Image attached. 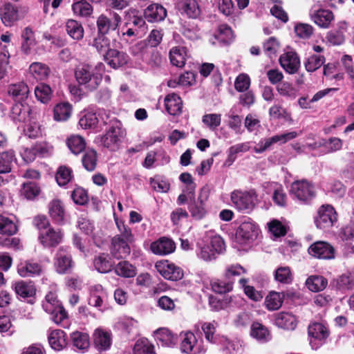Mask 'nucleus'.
<instances>
[{"label": "nucleus", "instance_id": "1", "mask_svg": "<svg viewBox=\"0 0 354 354\" xmlns=\"http://www.w3.org/2000/svg\"><path fill=\"white\" fill-rule=\"evenodd\" d=\"M75 77L81 86H84L88 91L96 89L102 82V75L100 73H95L93 68L86 64L77 66L75 71Z\"/></svg>", "mask_w": 354, "mask_h": 354}, {"label": "nucleus", "instance_id": "2", "mask_svg": "<svg viewBox=\"0 0 354 354\" xmlns=\"http://www.w3.org/2000/svg\"><path fill=\"white\" fill-rule=\"evenodd\" d=\"M245 272V270L239 264L232 265L227 268L223 279H218L211 282L212 290L218 294H225L233 288L234 277Z\"/></svg>", "mask_w": 354, "mask_h": 354}, {"label": "nucleus", "instance_id": "3", "mask_svg": "<svg viewBox=\"0 0 354 354\" xmlns=\"http://www.w3.org/2000/svg\"><path fill=\"white\" fill-rule=\"evenodd\" d=\"M43 309L50 315V319L57 324L66 319L67 313L55 293L50 292L42 302Z\"/></svg>", "mask_w": 354, "mask_h": 354}, {"label": "nucleus", "instance_id": "4", "mask_svg": "<svg viewBox=\"0 0 354 354\" xmlns=\"http://www.w3.org/2000/svg\"><path fill=\"white\" fill-rule=\"evenodd\" d=\"M124 136L125 131L122 127L121 122L114 120L110 122L109 129L101 141L104 147L115 151L118 149Z\"/></svg>", "mask_w": 354, "mask_h": 354}, {"label": "nucleus", "instance_id": "5", "mask_svg": "<svg viewBox=\"0 0 354 354\" xmlns=\"http://www.w3.org/2000/svg\"><path fill=\"white\" fill-rule=\"evenodd\" d=\"M337 221V214L330 205H322L317 209L314 222L318 229L328 231Z\"/></svg>", "mask_w": 354, "mask_h": 354}, {"label": "nucleus", "instance_id": "6", "mask_svg": "<svg viewBox=\"0 0 354 354\" xmlns=\"http://www.w3.org/2000/svg\"><path fill=\"white\" fill-rule=\"evenodd\" d=\"M291 195L298 201L308 204L316 196L314 185L306 180H296L291 184Z\"/></svg>", "mask_w": 354, "mask_h": 354}, {"label": "nucleus", "instance_id": "7", "mask_svg": "<svg viewBox=\"0 0 354 354\" xmlns=\"http://www.w3.org/2000/svg\"><path fill=\"white\" fill-rule=\"evenodd\" d=\"M231 201L239 211L250 212L255 206L257 195L252 190L249 192L236 190L231 194Z\"/></svg>", "mask_w": 354, "mask_h": 354}, {"label": "nucleus", "instance_id": "8", "mask_svg": "<svg viewBox=\"0 0 354 354\" xmlns=\"http://www.w3.org/2000/svg\"><path fill=\"white\" fill-rule=\"evenodd\" d=\"M225 250V243L220 236H214L210 243L200 247L198 256L204 261H209L216 258Z\"/></svg>", "mask_w": 354, "mask_h": 354}, {"label": "nucleus", "instance_id": "9", "mask_svg": "<svg viewBox=\"0 0 354 354\" xmlns=\"http://www.w3.org/2000/svg\"><path fill=\"white\" fill-rule=\"evenodd\" d=\"M54 266L59 274H66L71 271L74 266V261L68 248L63 246L59 248L55 255Z\"/></svg>", "mask_w": 354, "mask_h": 354}, {"label": "nucleus", "instance_id": "10", "mask_svg": "<svg viewBox=\"0 0 354 354\" xmlns=\"http://www.w3.org/2000/svg\"><path fill=\"white\" fill-rule=\"evenodd\" d=\"M308 252L312 257L324 260L334 259L336 255L335 248L326 241H317L312 243Z\"/></svg>", "mask_w": 354, "mask_h": 354}, {"label": "nucleus", "instance_id": "11", "mask_svg": "<svg viewBox=\"0 0 354 354\" xmlns=\"http://www.w3.org/2000/svg\"><path fill=\"white\" fill-rule=\"evenodd\" d=\"M157 271L166 279L178 281L183 278V270L167 261H160L156 263Z\"/></svg>", "mask_w": 354, "mask_h": 354}, {"label": "nucleus", "instance_id": "12", "mask_svg": "<svg viewBox=\"0 0 354 354\" xmlns=\"http://www.w3.org/2000/svg\"><path fill=\"white\" fill-rule=\"evenodd\" d=\"M0 18L6 26L11 27L22 18V16H21L17 6L10 3H6L0 8Z\"/></svg>", "mask_w": 354, "mask_h": 354}, {"label": "nucleus", "instance_id": "13", "mask_svg": "<svg viewBox=\"0 0 354 354\" xmlns=\"http://www.w3.org/2000/svg\"><path fill=\"white\" fill-rule=\"evenodd\" d=\"M32 109L28 104L16 102L12 107L10 118L15 124H22L30 120Z\"/></svg>", "mask_w": 354, "mask_h": 354}, {"label": "nucleus", "instance_id": "14", "mask_svg": "<svg viewBox=\"0 0 354 354\" xmlns=\"http://www.w3.org/2000/svg\"><path fill=\"white\" fill-rule=\"evenodd\" d=\"M330 286L342 293H346L347 291L353 290L354 273L346 272L337 277L330 282Z\"/></svg>", "mask_w": 354, "mask_h": 354}, {"label": "nucleus", "instance_id": "15", "mask_svg": "<svg viewBox=\"0 0 354 354\" xmlns=\"http://www.w3.org/2000/svg\"><path fill=\"white\" fill-rule=\"evenodd\" d=\"M63 234L59 230L50 227L46 230L39 233V240L44 247H55L62 241Z\"/></svg>", "mask_w": 354, "mask_h": 354}, {"label": "nucleus", "instance_id": "16", "mask_svg": "<svg viewBox=\"0 0 354 354\" xmlns=\"http://www.w3.org/2000/svg\"><path fill=\"white\" fill-rule=\"evenodd\" d=\"M259 229L253 222H243L237 231L238 237L243 242H250L257 239L259 235Z\"/></svg>", "mask_w": 354, "mask_h": 354}, {"label": "nucleus", "instance_id": "17", "mask_svg": "<svg viewBox=\"0 0 354 354\" xmlns=\"http://www.w3.org/2000/svg\"><path fill=\"white\" fill-rule=\"evenodd\" d=\"M104 58L113 68H118L127 64L129 59L127 53L113 48L104 54Z\"/></svg>", "mask_w": 354, "mask_h": 354}, {"label": "nucleus", "instance_id": "18", "mask_svg": "<svg viewBox=\"0 0 354 354\" xmlns=\"http://www.w3.org/2000/svg\"><path fill=\"white\" fill-rule=\"evenodd\" d=\"M131 244L123 241L120 237L111 240V254L117 259H126L131 253Z\"/></svg>", "mask_w": 354, "mask_h": 354}, {"label": "nucleus", "instance_id": "19", "mask_svg": "<svg viewBox=\"0 0 354 354\" xmlns=\"http://www.w3.org/2000/svg\"><path fill=\"white\" fill-rule=\"evenodd\" d=\"M93 339L95 346L102 351L109 349L112 342L111 333L101 328L94 330Z\"/></svg>", "mask_w": 354, "mask_h": 354}, {"label": "nucleus", "instance_id": "20", "mask_svg": "<svg viewBox=\"0 0 354 354\" xmlns=\"http://www.w3.org/2000/svg\"><path fill=\"white\" fill-rule=\"evenodd\" d=\"M41 271V266L32 260L22 261L17 266V272L21 277H32L39 275Z\"/></svg>", "mask_w": 354, "mask_h": 354}, {"label": "nucleus", "instance_id": "21", "mask_svg": "<svg viewBox=\"0 0 354 354\" xmlns=\"http://www.w3.org/2000/svg\"><path fill=\"white\" fill-rule=\"evenodd\" d=\"M178 10L189 18L196 19L201 13L198 0H180L177 3Z\"/></svg>", "mask_w": 354, "mask_h": 354}, {"label": "nucleus", "instance_id": "22", "mask_svg": "<svg viewBox=\"0 0 354 354\" xmlns=\"http://www.w3.org/2000/svg\"><path fill=\"white\" fill-rule=\"evenodd\" d=\"M153 253L158 255H167L172 253L176 248L174 242L165 237H162L153 242L150 246Z\"/></svg>", "mask_w": 354, "mask_h": 354}, {"label": "nucleus", "instance_id": "23", "mask_svg": "<svg viewBox=\"0 0 354 354\" xmlns=\"http://www.w3.org/2000/svg\"><path fill=\"white\" fill-rule=\"evenodd\" d=\"M8 93L17 102H23L28 97L30 90L24 82H19L9 86Z\"/></svg>", "mask_w": 354, "mask_h": 354}, {"label": "nucleus", "instance_id": "24", "mask_svg": "<svg viewBox=\"0 0 354 354\" xmlns=\"http://www.w3.org/2000/svg\"><path fill=\"white\" fill-rule=\"evenodd\" d=\"M16 294L24 299L32 298L36 294V288L32 281H18L13 283Z\"/></svg>", "mask_w": 354, "mask_h": 354}, {"label": "nucleus", "instance_id": "25", "mask_svg": "<svg viewBox=\"0 0 354 354\" xmlns=\"http://www.w3.org/2000/svg\"><path fill=\"white\" fill-rule=\"evenodd\" d=\"M165 105L167 111L171 115H178L182 112L183 102L176 93H170L165 97Z\"/></svg>", "mask_w": 354, "mask_h": 354}, {"label": "nucleus", "instance_id": "26", "mask_svg": "<svg viewBox=\"0 0 354 354\" xmlns=\"http://www.w3.org/2000/svg\"><path fill=\"white\" fill-rule=\"evenodd\" d=\"M144 15L148 21L153 22L163 20L167 16V12L161 5L153 3L145 10Z\"/></svg>", "mask_w": 354, "mask_h": 354}, {"label": "nucleus", "instance_id": "27", "mask_svg": "<svg viewBox=\"0 0 354 354\" xmlns=\"http://www.w3.org/2000/svg\"><path fill=\"white\" fill-rule=\"evenodd\" d=\"M308 333L310 337L320 342H324L328 337L330 330L324 324L313 322L308 326Z\"/></svg>", "mask_w": 354, "mask_h": 354}, {"label": "nucleus", "instance_id": "28", "mask_svg": "<svg viewBox=\"0 0 354 354\" xmlns=\"http://www.w3.org/2000/svg\"><path fill=\"white\" fill-rule=\"evenodd\" d=\"M114 263L112 261L109 254L106 253H100L93 259V266L95 268L101 273H107L110 272Z\"/></svg>", "mask_w": 354, "mask_h": 354}, {"label": "nucleus", "instance_id": "29", "mask_svg": "<svg viewBox=\"0 0 354 354\" xmlns=\"http://www.w3.org/2000/svg\"><path fill=\"white\" fill-rule=\"evenodd\" d=\"M155 337L162 346L169 347L176 345L178 342V335L165 328L156 330Z\"/></svg>", "mask_w": 354, "mask_h": 354}, {"label": "nucleus", "instance_id": "30", "mask_svg": "<svg viewBox=\"0 0 354 354\" xmlns=\"http://www.w3.org/2000/svg\"><path fill=\"white\" fill-rule=\"evenodd\" d=\"M187 49L184 46H174L169 51V59L172 65L183 67L185 64Z\"/></svg>", "mask_w": 354, "mask_h": 354}, {"label": "nucleus", "instance_id": "31", "mask_svg": "<svg viewBox=\"0 0 354 354\" xmlns=\"http://www.w3.org/2000/svg\"><path fill=\"white\" fill-rule=\"evenodd\" d=\"M347 30L346 23L339 22L338 28L328 32L326 39L333 45H341L344 41V33Z\"/></svg>", "mask_w": 354, "mask_h": 354}, {"label": "nucleus", "instance_id": "32", "mask_svg": "<svg viewBox=\"0 0 354 354\" xmlns=\"http://www.w3.org/2000/svg\"><path fill=\"white\" fill-rule=\"evenodd\" d=\"M286 136L287 134L283 133L262 139L255 147V151L257 153H262L269 149L273 144L285 143L286 142Z\"/></svg>", "mask_w": 354, "mask_h": 354}, {"label": "nucleus", "instance_id": "33", "mask_svg": "<svg viewBox=\"0 0 354 354\" xmlns=\"http://www.w3.org/2000/svg\"><path fill=\"white\" fill-rule=\"evenodd\" d=\"M21 50L28 55L30 53L31 48L35 44V33L32 29L28 26L26 27L21 32Z\"/></svg>", "mask_w": 354, "mask_h": 354}, {"label": "nucleus", "instance_id": "34", "mask_svg": "<svg viewBox=\"0 0 354 354\" xmlns=\"http://www.w3.org/2000/svg\"><path fill=\"white\" fill-rule=\"evenodd\" d=\"M250 335L252 337L261 342H266L271 339L268 328L259 322H254L252 324Z\"/></svg>", "mask_w": 354, "mask_h": 354}, {"label": "nucleus", "instance_id": "35", "mask_svg": "<svg viewBox=\"0 0 354 354\" xmlns=\"http://www.w3.org/2000/svg\"><path fill=\"white\" fill-rule=\"evenodd\" d=\"M52 146L47 142L35 144L29 151H25V156L30 160H34L35 156H44L50 153Z\"/></svg>", "mask_w": 354, "mask_h": 354}, {"label": "nucleus", "instance_id": "36", "mask_svg": "<svg viewBox=\"0 0 354 354\" xmlns=\"http://www.w3.org/2000/svg\"><path fill=\"white\" fill-rule=\"evenodd\" d=\"M48 212L54 222L61 223L63 221L65 213L60 201H51L48 205Z\"/></svg>", "mask_w": 354, "mask_h": 354}, {"label": "nucleus", "instance_id": "37", "mask_svg": "<svg viewBox=\"0 0 354 354\" xmlns=\"http://www.w3.org/2000/svg\"><path fill=\"white\" fill-rule=\"evenodd\" d=\"M30 73L37 80H44L50 74V68L45 64L34 62L29 67Z\"/></svg>", "mask_w": 354, "mask_h": 354}, {"label": "nucleus", "instance_id": "38", "mask_svg": "<svg viewBox=\"0 0 354 354\" xmlns=\"http://www.w3.org/2000/svg\"><path fill=\"white\" fill-rule=\"evenodd\" d=\"M327 284V279L320 275L310 276L306 281L307 288L312 292L322 291L326 288Z\"/></svg>", "mask_w": 354, "mask_h": 354}, {"label": "nucleus", "instance_id": "39", "mask_svg": "<svg viewBox=\"0 0 354 354\" xmlns=\"http://www.w3.org/2000/svg\"><path fill=\"white\" fill-rule=\"evenodd\" d=\"M48 342L53 349L62 350L66 345L64 332L59 329L53 330L48 337Z\"/></svg>", "mask_w": 354, "mask_h": 354}, {"label": "nucleus", "instance_id": "40", "mask_svg": "<svg viewBox=\"0 0 354 354\" xmlns=\"http://www.w3.org/2000/svg\"><path fill=\"white\" fill-rule=\"evenodd\" d=\"M333 13L328 10H319L313 16V21L322 28H328L333 19Z\"/></svg>", "mask_w": 354, "mask_h": 354}, {"label": "nucleus", "instance_id": "41", "mask_svg": "<svg viewBox=\"0 0 354 354\" xmlns=\"http://www.w3.org/2000/svg\"><path fill=\"white\" fill-rule=\"evenodd\" d=\"M66 30L70 37L74 39L80 40L83 38V27L80 23L75 20H68L66 24Z\"/></svg>", "mask_w": 354, "mask_h": 354}, {"label": "nucleus", "instance_id": "42", "mask_svg": "<svg viewBox=\"0 0 354 354\" xmlns=\"http://www.w3.org/2000/svg\"><path fill=\"white\" fill-rule=\"evenodd\" d=\"M72 107L69 103H62L54 108V118L57 121H66L71 114Z\"/></svg>", "mask_w": 354, "mask_h": 354}, {"label": "nucleus", "instance_id": "43", "mask_svg": "<svg viewBox=\"0 0 354 354\" xmlns=\"http://www.w3.org/2000/svg\"><path fill=\"white\" fill-rule=\"evenodd\" d=\"M72 9L75 15L80 17H88L93 12L92 6L86 0H81L73 3Z\"/></svg>", "mask_w": 354, "mask_h": 354}, {"label": "nucleus", "instance_id": "44", "mask_svg": "<svg viewBox=\"0 0 354 354\" xmlns=\"http://www.w3.org/2000/svg\"><path fill=\"white\" fill-rule=\"evenodd\" d=\"M93 46L100 53L106 54L110 48V40L106 34L98 33L93 41Z\"/></svg>", "mask_w": 354, "mask_h": 354}, {"label": "nucleus", "instance_id": "45", "mask_svg": "<svg viewBox=\"0 0 354 354\" xmlns=\"http://www.w3.org/2000/svg\"><path fill=\"white\" fill-rule=\"evenodd\" d=\"M134 354H156L154 346L147 339H138L133 347Z\"/></svg>", "mask_w": 354, "mask_h": 354}, {"label": "nucleus", "instance_id": "46", "mask_svg": "<svg viewBox=\"0 0 354 354\" xmlns=\"http://www.w3.org/2000/svg\"><path fill=\"white\" fill-rule=\"evenodd\" d=\"M67 146L74 154H79L86 147L84 139L80 136H71L67 140Z\"/></svg>", "mask_w": 354, "mask_h": 354}, {"label": "nucleus", "instance_id": "47", "mask_svg": "<svg viewBox=\"0 0 354 354\" xmlns=\"http://www.w3.org/2000/svg\"><path fill=\"white\" fill-rule=\"evenodd\" d=\"M97 153L93 149L86 150L82 158L84 167L88 171L95 170L97 165Z\"/></svg>", "mask_w": 354, "mask_h": 354}, {"label": "nucleus", "instance_id": "48", "mask_svg": "<svg viewBox=\"0 0 354 354\" xmlns=\"http://www.w3.org/2000/svg\"><path fill=\"white\" fill-rule=\"evenodd\" d=\"M138 34V30L131 26V22H125L124 25L118 29L117 35L120 41L128 43V38L136 37Z\"/></svg>", "mask_w": 354, "mask_h": 354}, {"label": "nucleus", "instance_id": "49", "mask_svg": "<svg viewBox=\"0 0 354 354\" xmlns=\"http://www.w3.org/2000/svg\"><path fill=\"white\" fill-rule=\"evenodd\" d=\"M35 95L38 100L46 104L51 100L52 90L48 84H40L36 86Z\"/></svg>", "mask_w": 354, "mask_h": 354}, {"label": "nucleus", "instance_id": "50", "mask_svg": "<svg viewBox=\"0 0 354 354\" xmlns=\"http://www.w3.org/2000/svg\"><path fill=\"white\" fill-rule=\"evenodd\" d=\"M269 232L274 239L283 236L286 234V227L277 219H272L267 223Z\"/></svg>", "mask_w": 354, "mask_h": 354}, {"label": "nucleus", "instance_id": "51", "mask_svg": "<svg viewBox=\"0 0 354 354\" xmlns=\"http://www.w3.org/2000/svg\"><path fill=\"white\" fill-rule=\"evenodd\" d=\"M148 50L147 41L141 40L130 46L129 53L132 56L145 60V55Z\"/></svg>", "mask_w": 354, "mask_h": 354}, {"label": "nucleus", "instance_id": "52", "mask_svg": "<svg viewBox=\"0 0 354 354\" xmlns=\"http://www.w3.org/2000/svg\"><path fill=\"white\" fill-rule=\"evenodd\" d=\"M71 338L73 345L78 349L85 350L88 348L90 342L86 333L76 331L72 333Z\"/></svg>", "mask_w": 354, "mask_h": 354}, {"label": "nucleus", "instance_id": "53", "mask_svg": "<svg viewBox=\"0 0 354 354\" xmlns=\"http://www.w3.org/2000/svg\"><path fill=\"white\" fill-rule=\"evenodd\" d=\"M188 209L192 217L196 220L202 219L205 216L207 212L205 207V204L199 203L198 201H196V199L190 201V204Z\"/></svg>", "mask_w": 354, "mask_h": 354}, {"label": "nucleus", "instance_id": "54", "mask_svg": "<svg viewBox=\"0 0 354 354\" xmlns=\"http://www.w3.org/2000/svg\"><path fill=\"white\" fill-rule=\"evenodd\" d=\"M13 151L3 152L0 156V174L9 173L11 171V164L14 160Z\"/></svg>", "mask_w": 354, "mask_h": 354}, {"label": "nucleus", "instance_id": "55", "mask_svg": "<svg viewBox=\"0 0 354 354\" xmlns=\"http://www.w3.org/2000/svg\"><path fill=\"white\" fill-rule=\"evenodd\" d=\"M283 295L279 292H272L266 298V305L269 310L279 309L283 303Z\"/></svg>", "mask_w": 354, "mask_h": 354}, {"label": "nucleus", "instance_id": "56", "mask_svg": "<svg viewBox=\"0 0 354 354\" xmlns=\"http://www.w3.org/2000/svg\"><path fill=\"white\" fill-rule=\"evenodd\" d=\"M115 273L124 277H132L136 275L135 268L128 261H121L115 268Z\"/></svg>", "mask_w": 354, "mask_h": 354}, {"label": "nucleus", "instance_id": "57", "mask_svg": "<svg viewBox=\"0 0 354 354\" xmlns=\"http://www.w3.org/2000/svg\"><path fill=\"white\" fill-rule=\"evenodd\" d=\"M40 192L37 185L32 182L25 183L21 189V194L28 200L35 198Z\"/></svg>", "mask_w": 354, "mask_h": 354}, {"label": "nucleus", "instance_id": "58", "mask_svg": "<svg viewBox=\"0 0 354 354\" xmlns=\"http://www.w3.org/2000/svg\"><path fill=\"white\" fill-rule=\"evenodd\" d=\"M248 280L245 279H241L239 283L243 288L245 294L248 297L249 299L258 301H260L263 295L260 291H257L253 286L247 285Z\"/></svg>", "mask_w": 354, "mask_h": 354}, {"label": "nucleus", "instance_id": "59", "mask_svg": "<svg viewBox=\"0 0 354 354\" xmlns=\"http://www.w3.org/2000/svg\"><path fill=\"white\" fill-rule=\"evenodd\" d=\"M325 62V57L321 55H313L305 62L304 65L307 71L314 72L320 68Z\"/></svg>", "mask_w": 354, "mask_h": 354}, {"label": "nucleus", "instance_id": "60", "mask_svg": "<svg viewBox=\"0 0 354 354\" xmlns=\"http://www.w3.org/2000/svg\"><path fill=\"white\" fill-rule=\"evenodd\" d=\"M202 122L210 130L214 131L221 123V115L217 113L205 114L202 118Z\"/></svg>", "mask_w": 354, "mask_h": 354}, {"label": "nucleus", "instance_id": "61", "mask_svg": "<svg viewBox=\"0 0 354 354\" xmlns=\"http://www.w3.org/2000/svg\"><path fill=\"white\" fill-rule=\"evenodd\" d=\"M197 342V339L193 333L187 332L184 334V337L181 342V351L183 353H189L194 351V347Z\"/></svg>", "mask_w": 354, "mask_h": 354}, {"label": "nucleus", "instance_id": "62", "mask_svg": "<svg viewBox=\"0 0 354 354\" xmlns=\"http://www.w3.org/2000/svg\"><path fill=\"white\" fill-rule=\"evenodd\" d=\"M17 230L16 225L9 218L0 216V233L12 236Z\"/></svg>", "mask_w": 354, "mask_h": 354}, {"label": "nucleus", "instance_id": "63", "mask_svg": "<svg viewBox=\"0 0 354 354\" xmlns=\"http://www.w3.org/2000/svg\"><path fill=\"white\" fill-rule=\"evenodd\" d=\"M97 122L98 119L96 114L92 112L85 113L79 120V124L84 129L95 127Z\"/></svg>", "mask_w": 354, "mask_h": 354}, {"label": "nucleus", "instance_id": "64", "mask_svg": "<svg viewBox=\"0 0 354 354\" xmlns=\"http://www.w3.org/2000/svg\"><path fill=\"white\" fill-rule=\"evenodd\" d=\"M71 169L68 167L62 166L59 168L55 177L59 185L64 186L71 180Z\"/></svg>", "mask_w": 354, "mask_h": 354}]
</instances>
